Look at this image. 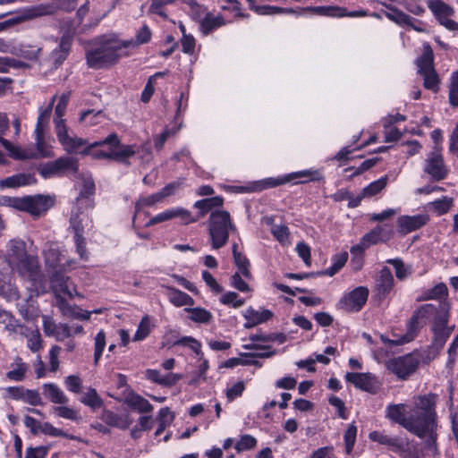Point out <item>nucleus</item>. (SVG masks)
Here are the masks:
<instances>
[{
  "instance_id": "nucleus-1",
  "label": "nucleus",
  "mask_w": 458,
  "mask_h": 458,
  "mask_svg": "<svg viewBox=\"0 0 458 458\" xmlns=\"http://www.w3.org/2000/svg\"><path fill=\"white\" fill-rule=\"evenodd\" d=\"M66 121H59L55 126L58 142L68 154L90 156L95 160H112L125 165H131L130 158L139 152L135 144H122L116 132L108 134L104 140L88 143V140L69 134Z\"/></svg>"
},
{
  "instance_id": "nucleus-2",
  "label": "nucleus",
  "mask_w": 458,
  "mask_h": 458,
  "mask_svg": "<svg viewBox=\"0 0 458 458\" xmlns=\"http://www.w3.org/2000/svg\"><path fill=\"white\" fill-rule=\"evenodd\" d=\"M152 32L147 24H144L135 34V38L120 39L115 33L104 35L98 38L95 47L87 50L85 54L86 64L94 70L108 69L118 64L122 57H127L129 47H137L150 42Z\"/></svg>"
},
{
  "instance_id": "nucleus-3",
  "label": "nucleus",
  "mask_w": 458,
  "mask_h": 458,
  "mask_svg": "<svg viewBox=\"0 0 458 458\" xmlns=\"http://www.w3.org/2000/svg\"><path fill=\"white\" fill-rule=\"evenodd\" d=\"M5 261L13 271L23 280L38 287L43 282L39 261L37 256L28 253L26 242L19 238L10 240L6 244Z\"/></svg>"
},
{
  "instance_id": "nucleus-4",
  "label": "nucleus",
  "mask_w": 458,
  "mask_h": 458,
  "mask_svg": "<svg viewBox=\"0 0 458 458\" xmlns=\"http://www.w3.org/2000/svg\"><path fill=\"white\" fill-rule=\"evenodd\" d=\"M437 400L438 395L435 393L418 394L413 396L412 406L409 411L406 410L404 403L388 404L386 408V417L411 433L431 406L437 403Z\"/></svg>"
},
{
  "instance_id": "nucleus-5",
  "label": "nucleus",
  "mask_w": 458,
  "mask_h": 458,
  "mask_svg": "<svg viewBox=\"0 0 458 458\" xmlns=\"http://www.w3.org/2000/svg\"><path fill=\"white\" fill-rule=\"evenodd\" d=\"M293 180H299L294 184H305L309 182H325V176L319 169H305L293 172L279 177H268L263 180L249 182L245 185H231L229 189L233 193H250L259 192L263 190L271 189L279 185L285 184Z\"/></svg>"
},
{
  "instance_id": "nucleus-6",
  "label": "nucleus",
  "mask_w": 458,
  "mask_h": 458,
  "mask_svg": "<svg viewBox=\"0 0 458 458\" xmlns=\"http://www.w3.org/2000/svg\"><path fill=\"white\" fill-rule=\"evenodd\" d=\"M230 230H235V226L228 211L216 209L210 213L208 233L212 249H221L227 243Z\"/></svg>"
},
{
  "instance_id": "nucleus-7",
  "label": "nucleus",
  "mask_w": 458,
  "mask_h": 458,
  "mask_svg": "<svg viewBox=\"0 0 458 458\" xmlns=\"http://www.w3.org/2000/svg\"><path fill=\"white\" fill-rule=\"evenodd\" d=\"M36 150L23 149L14 146L10 140H4V148L9 152V156L15 160H29L33 158H43L54 157L52 147L45 140V131L41 129H35Z\"/></svg>"
},
{
  "instance_id": "nucleus-8",
  "label": "nucleus",
  "mask_w": 458,
  "mask_h": 458,
  "mask_svg": "<svg viewBox=\"0 0 458 458\" xmlns=\"http://www.w3.org/2000/svg\"><path fill=\"white\" fill-rule=\"evenodd\" d=\"M437 427V403H434L411 432V434L419 438H425L427 437L425 448L433 454L438 453Z\"/></svg>"
},
{
  "instance_id": "nucleus-9",
  "label": "nucleus",
  "mask_w": 458,
  "mask_h": 458,
  "mask_svg": "<svg viewBox=\"0 0 458 458\" xmlns=\"http://www.w3.org/2000/svg\"><path fill=\"white\" fill-rule=\"evenodd\" d=\"M421 363V353L413 351L404 355L389 359L386 362V369L398 379L408 380L419 369Z\"/></svg>"
},
{
  "instance_id": "nucleus-10",
  "label": "nucleus",
  "mask_w": 458,
  "mask_h": 458,
  "mask_svg": "<svg viewBox=\"0 0 458 458\" xmlns=\"http://www.w3.org/2000/svg\"><path fill=\"white\" fill-rule=\"evenodd\" d=\"M438 313L437 307L431 303L423 304L417 308L406 323V333L402 337L401 343L404 344L414 340L430 318Z\"/></svg>"
},
{
  "instance_id": "nucleus-11",
  "label": "nucleus",
  "mask_w": 458,
  "mask_h": 458,
  "mask_svg": "<svg viewBox=\"0 0 458 458\" xmlns=\"http://www.w3.org/2000/svg\"><path fill=\"white\" fill-rule=\"evenodd\" d=\"M38 171L45 179L64 175L67 172L76 174L79 171V162L71 157H60L55 161L41 165Z\"/></svg>"
},
{
  "instance_id": "nucleus-12",
  "label": "nucleus",
  "mask_w": 458,
  "mask_h": 458,
  "mask_svg": "<svg viewBox=\"0 0 458 458\" xmlns=\"http://www.w3.org/2000/svg\"><path fill=\"white\" fill-rule=\"evenodd\" d=\"M369 291L366 286H358L353 290L344 293L336 303V309L348 313L360 311L369 298Z\"/></svg>"
},
{
  "instance_id": "nucleus-13",
  "label": "nucleus",
  "mask_w": 458,
  "mask_h": 458,
  "mask_svg": "<svg viewBox=\"0 0 458 458\" xmlns=\"http://www.w3.org/2000/svg\"><path fill=\"white\" fill-rule=\"evenodd\" d=\"M449 312L446 310L444 312H439L434 317L431 325V331L433 337L429 345L433 346L437 350L442 351L445 343L451 336L454 326H448Z\"/></svg>"
},
{
  "instance_id": "nucleus-14",
  "label": "nucleus",
  "mask_w": 458,
  "mask_h": 458,
  "mask_svg": "<svg viewBox=\"0 0 458 458\" xmlns=\"http://www.w3.org/2000/svg\"><path fill=\"white\" fill-rule=\"evenodd\" d=\"M344 378L355 388L370 394H377L382 386V382L371 372H347Z\"/></svg>"
},
{
  "instance_id": "nucleus-15",
  "label": "nucleus",
  "mask_w": 458,
  "mask_h": 458,
  "mask_svg": "<svg viewBox=\"0 0 458 458\" xmlns=\"http://www.w3.org/2000/svg\"><path fill=\"white\" fill-rule=\"evenodd\" d=\"M302 12H310L316 15L326 16L330 18H360L368 15V11L364 9L348 11L347 8L338 5H321V6H308L301 10Z\"/></svg>"
},
{
  "instance_id": "nucleus-16",
  "label": "nucleus",
  "mask_w": 458,
  "mask_h": 458,
  "mask_svg": "<svg viewBox=\"0 0 458 458\" xmlns=\"http://www.w3.org/2000/svg\"><path fill=\"white\" fill-rule=\"evenodd\" d=\"M427 5L440 25L451 31L458 30V23L450 19L454 14V10L451 5L443 0H428Z\"/></svg>"
},
{
  "instance_id": "nucleus-17",
  "label": "nucleus",
  "mask_w": 458,
  "mask_h": 458,
  "mask_svg": "<svg viewBox=\"0 0 458 458\" xmlns=\"http://www.w3.org/2000/svg\"><path fill=\"white\" fill-rule=\"evenodd\" d=\"M16 207L23 211L29 212L32 216H39L48 210L54 204L49 196L35 195L27 196L22 199H17Z\"/></svg>"
},
{
  "instance_id": "nucleus-18",
  "label": "nucleus",
  "mask_w": 458,
  "mask_h": 458,
  "mask_svg": "<svg viewBox=\"0 0 458 458\" xmlns=\"http://www.w3.org/2000/svg\"><path fill=\"white\" fill-rule=\"evenodd\" d=\"M394 287V279L389 267H383L378 276L375 280L373 288V299L375 301L382 302L392 293Z\"/></svg>"
},
{
  "instance_id": "nucleus-19",
  "label": "nucleus",
  "mask_w": 458,
  "mask_h": 458,
  "mask_svg": "<svg viewBox=\"0 0 458 458\" xmlns=\"http://www.w3.org/2000/svg\"><path fill=\"white\" fill-rule=\"evenodd\" d=\"M424 172L435 182H440L447 177L449 170L445 165L440 149L430 152L425 161Z\"/></svg>"
},
{
  "instance_id": "nucleus-20",
  "label": "nucleus",
  "mask_w": 458,
  "mask_h": 458,
  "mask_svg": "<svg viewBox=\"0 0 458 458\" xmlns=\"http://www.w3.org/2000/svg\"><path fill=\"white\" fill-rule=\"evenodd\" d=\"M50 286L55 295H64L69 298L79 296L75 285L70 278L61 271H55L50 276Z\"/></svg>"
},
{
  "instance_id": "nucleus-21",
  "label": "nucleus",
  "mask_w": 458,
  "mask_h": 458,
  "mask_svg": "<svg viewBox=\"0 0 458 458\" xmlns=\"http://www.w3.org/2000/svg\"><path fill=\"white\" fill-rule=\"evenodd\" d=\"M180 217L184 225H189L191 223L197 222V218H193L191 213L183 208H176L165 209V211L156 215L151 217L147 223L146 226H153L159 223H163L165 221H168L170 219Z\"/></svg>"
},
{
  "instance_id": "nucleus-22",
  "label": "nucleus",
  "mask_w": 458,
  "mask_h": 458,
  "mask_svg": "<svg viewBox=\"0 0 458 458\" xmlns=\"http://www.w3.org/2000/svg\"><path fill=\"white\" fill-rule=\"evenodd\" d=\"M429 221V216L426 214H418L414 216H401L397 219L398 230L402 234H408L411 232L420 229Z\"/></svg>"
},
{
  "instance_id": "nucleus-23",
  "label": "nucleus",
  "mask_w": 458,
  "mask_h": 458,
  "mask_svg": "<svg viewBox=\"0 0 458 458\" xmlns=\"http://www.w3.org/2000/svg\"><path fill=\"white\" fill-rule=\"evenodd\" d=\"M243 348L248 350H265L266 352L241 353V356L245 358L242 359V366H255L258 368H261L262 363L256 360L257 358H269L276 353V350H271V346L267 345L245 344L243 345Z\"/></svg>"
},
{
  "instance_id": "nucleus-24",
  "label": "nucleus",
  "mask_w": 458,
  "mask_h": 458,
  "mask_svg": "<svg viewBox=\"0 0 458 458\" xmlns=\"http://www.w3.org/2000/svg\"><path fill=\"white\" fill-rule=\"evenodd\" d=\"M177 335L178 333L176 331L170 330L165 335V342L163 344L169 346H188L197 355L201 353V344L199 341L192 336H182L181 338H177Z\"/></svg>"
},
{
  "instance_id": "nucleus-25",
  "label": "nucleus",
  "mask_w": 458,
  "mask_h": 458,
  "mask_svg": "<svg viewBox=\"0 0 458 458\" xmlns=\"http://www.w3.org/2000/svg\"><path fill=\"white\" fill-rule=\"evenodd\" d=\"M448 289L445 283H438L434 287L423 290L417 297V301H424L429 300L439 301L440 308L447 306Z\"/></svg>"
},
{
  "instance_id": "nucleus-26",
  "label": "nucleus",
  "mask_w": 458,
  "mask_h": 458,
  "mask_svg": "<svg viewBox=\"0 0 458 458\" xmlns=\"http://www.w3.org/2000/svg\"><path fill=\"white\" fill-rule=\"evenodd\" d=\"M0 324L4 326V330L10 335L20 334L27 336L29 328L24 324H21L19 319L15 318L10 311L2 308H0Z\"/></svg>"
},
{
  "instance_id": "nucleus-27",
  "label": "nucleus",
  "mask_w": 458,
  "mask_h": 458,
  "mask_svg": "<svg viewBox=\"0 0 458 458\" xmlns=\"http://www.w3.org/2000/svg\"><path fill=\"white\" fill-rule=\"evenodd\" d=\"M273 317L274 313L269 310L263 309L261 311H259L250 306L243 313V318L246 320L243 327L246 329H250L270 320Z\"/></svg>"
},
{
  "instance_id": "nucleus-28",
  "label": "nucleus",
  "mask_w": 458,
  "mask_h": 458,
  "mask_svg": "<svg viewBox=\"0 0 458 458\" xmlns=\"http://www.w3.org/2000/svg\"><path fill=\"white\" fill-rule=\"evenodd\" d=\"M387 11L384 12V15L391 21L394 22L398 26H412V21H416L396 6L387 4L386 2H379Z\"/></svg>"
},
{
  "instance_id": "nucleus-29",
  "label": "nucleus",
  "mask_w": 458,
  "mask_h": 458,
  "mask_svg": "<svg viewBox=\"0 0 458 458\" xmlns=\"http://www.w3.org/2000/svg\"><path fill=\"white\" fill-rule=\"evenodd\" d=\"M43 395L55 404H66L68 397L64 391L55 383H45L42 386Z\"/></svg>"
},
{
  "instance_id": "nucleus-30",
  "label": "nucleus",
  "mask_w": 458,
  "mask_h": 458,
  "mask_svg": "<svg viewBox=\"0 0 458 458\" xmlns=\"http://www.w3.org/2000/svg\"><path fill=\"white\" fill-rule=\"evenodd\" d=\"M369 438L372 442L387 446L388 449L394 453H395L397 449L401 448L400 443L403 439L398 437H391L378 430L371 431L369 434Z\"/></svg>"
},
{
  "instance_id": "nucleus-31",
  "label": "nucleus",
  "mask_w": 458,
  "mask_h": 458,
  "mask_svg": "<svg viewBox=\"0 0 458 458\" xmlns=\"http://www.w3.org/2000/svg\"><path fill=\"white\" fill-rule=\"evenodd\" d=\"M233 258L234 265L237 267V273H241L246 279H251L252 275L250 272V259L243 253L238 250L237 243L233 244L232 248Z\"/></svg>"
},
{
  "instance_id": "nucleus-32",
  "label": "nucleus",
  "mask_w": 458,
  "mask_h": 458,
  "mask_svg": "<svg viewBox=\"0 0 458 458\" xmlns=\"http://www.w3.org/2000/svg\"><path fill=\"white\" fill-rule=\"evenodd\" d=\"M37 182V179L32 174H17L2 180L0 185L6 188H18L30 185Z\"/></svg>"
},
{
  "instance_id": "nucleus-33",
  "label": "nucleus",
  "mask_w": 458,
  "mask_h": 458,
  "mask_svg": "<svg viewBox=\"0 0 458 458\" xmlns=\"http://www.w3.org/2000/svg\"><path fill=\"white\" fill-rule=\"evenodd\" d=\"M418 72L421 75L435 70L434 68V53L429 44L424 45L423 52L420 56L416 59Z\"/></svg>"
},
{
  "instance_id": "nucleus-34",
  "label": "nucleus",
  "mask_w": 458,
  "mask_h": 458,
  "mask_svg": "<svg viewBox=\"0 0 458 458\" xmlns=\"http://www.w3.org/2000/svg\"><path fill=\"white\" fill-rule=\"evenodd\" d=\"M223 204H224V198L222 196H215V197L197 200L193 205V207L195 208L199 209V213L198 217H196L197 220L199 217L204 216L208 212L214 211L213 210L214 208L222 207Z\"/></svg>"
},
{
  "instance_id": "nucleus-35",
  "label": "nucleus",
  "mask_w": 458,
  "mask_h": 458,
  "mask_svg": "<svg viewBox=\"0 0 458 458\" xmlns=\"http://www.w3.org/2000/svg\"><path fill=\"white\" fill-rule=\"evenodd\" d=\"M225 24V21L221 14L214 15L212 13H209L199 23V29L204 36H208Z\"/></svg>"
},
{
  "instance_id": "nucleus-36",
  "label": "nucleus",
  "mask_w": 458,
  "mask_h": 458,
  "mask_svg": "<svg viewBox=\"0 0 458 458\" xmlns=\"http://www.w3.org/2000/svg\"><path fill=\"white\" fill-rule=\"evenodd\" d=\"M167 297L169 301L175 307L192 306L194 300L188 293L175 288L167 287Z\"/></svg>"
},
{
  "instance_id": "nucleus-37",
  "label": "nucleus",
  "mask_w": 458,
  "mask_h": 458,
  "mask_svg": "<svg viewBox=\"0 0 458 458\" xmlns=\"http://www.w3.org/2000/svg\"><path fill=\"white\" fill-rule=\"evenodd\" d=\"M400 446L395 453L403 458H425L422 448L416 443L402 439Z\"/></svg>"
},
{
  "instance_id": "nucleus-38",
  "label": "nucleus",
  "mask_w": 458,
  "mask_h": 458,
  "mask_svg": "<svg viewBox=\"0 0 458 458\" xmlns=\"http://www.w3.org/2000/svg\"><path fill=\"white\" fill-rule=\"evenodd\" d=\"M101 420L108 426L126 429L129 428L131 421L125 417L119 415L110 410H104Z\"/></svg>"
},
{
  "instance_id": "nucleus-39",
  "label": "nucleus",
  "mask_w": 458,
  "mask_h": 458,
  "mask_svg": "<svg viewBox=\"0 0 458 458\" xmlns=\"http://www.w3.org/2000/svg\"><path fill=\"white\" fill-rule=\"evenodd\" d=\"M347 260L348 253L346 251L337 253L332 257V265L323 271L317 272V275L333 276L344 267Z\"/></svg>"
},
{
  "instance_id": "nucleus-40",
  "label": "nucleus",
  "mask_w": 458,
  "mask_h": 458,
  "mask_svg": "<svg viewBox=\"0 0 458 458\" xmlns=\"http://www.w3.org/2000/svg\"><path fill=\"white\" fill-rule=\"evenodd\" d=\"M184 310L189 313V319L195 323L209 324L213 318L212 313L205 308H185Z\"/></svg>"
},
{
  "instance_id": "nucleus-41",
  "label": "nucleus",
  "mask_w": 458,
  "mask_h": 458,
  "mask_svg": "<svg viewBox=\"0 0 458 458\" xmlns=\"http://www.w3.org/2000/svg\"><path fill=\"white\" fill-rule=\"evenodd\" d=\"M183 3L189 6L192 20L199 24L210 13L207 6L199 4L197 0H183Z\"/></svg>"
},
{
  "instance_id": "nucleus-42",
  "label": "nucleus",
  "mask_w": 458,
  "mask_h": 458,
  "mask_svg": "<svg viewBox=\"0 0 458 458\" xmlns=\"http://www.w3.org/2000/svg\"><path fill=\"white\" fill-rule=\"evenodd\" d=\"M162 201H163V198L159 191L138 199L136 201L135 207H134L135 211H134V215L132 216V223L134 224L138 213H140V211L143 208L152 207V206L156 205L157 203H159Z\"/></svg>"
},
{
  "instance_id": "nucleus-43",
  "label": "nucleus",
  "mask_w": 458,
  "mask_h": 458,
  "mask_svg": "<svg viewBox=\"0 0 458 458\" xmlns=\"http://www.w3.org/2000/svg\"><path fill=\"white\" fill-rule=\"evenodd\" d=\"M81 403L92 410L99 409L104 405L103 399L99 396L97 390L92 387H89L81 396Z\"/></svg>"
},
{
  "instance_id": "nucleus-44",
  "label": "nucleus",
  "mask_w": 458,
  "mask_h": 458,
  "mask_svg": "<svg viewBox=\"0 0 458 458\" xmlns=\"http://www.w3.org/2000/svg\"><path fill=\"white\" fill-rule=\"evenodd\" d=\"M429 205L431 206L433 212L437 216H440L449 212L454 206V199L443 196L441 199H437L430 202Z\"/></svg>"
},
{
  "instance_id": "nucleus-45",
  "label": "nucleus",
  "mask_w": 458,
  "mask_h": 458,
  "mask_svg": "<svg viewBox=\"0 0 458 458\" xmlns=\"http://www.w3.org/2000/svg\"><path fill=\"white\" fill-rule=\"evenodd\" d=\"M252 11L260 15H274L281 13H294L297 16L301 15V11L272 5H258Z\"/></svg>"
},
{
  "instance_id": "nucleus-46",
  "label": "nucleus",
  "mask_w": 458,
  "mask_h": 458,
  "mask_svg": "<svg viewBox=\"0 0 458 458\" xmlns=\"http://www.w3.org/2000/svg\"><path fill=\"white\" fill-rule=\"evenodd\" d=\"M40 433H42L46 436H50V437H64V438H67L70 440H78V441L80 440L79 437L69 434L68 432H66L63 429L57 428L55 426H53L50 422L42 423Z\"/></svg>"
},
{
  "instance_id": "nucleus-47",
  "label": "nucleus",
  "mask_w": 458,
  "mask_h": 458,
  "mask_svg": "<svg viewBox=\"0 0 458 458\" xmlns=\"http://www.w3.org/2000/svg\"><path fill=\"white\" fill-rule=\"evenodd\" d=\"M357 432H358L357 426L355 425V422H352L348 425V427L344 434V448H345V453L347 454H351L353 451V448H354V445L356 443Z\"/></svg>"
},
{
  "instance_id": "nucleus-48",
  "label": "nucleus",
  "mask_w": 458,
  "mask_h": 458,
  "mask_svg": "<svg viewBox=\"0 0 458 458\" xmlns=\"http://www.w3.org/2000/svg\"><path fill=\"white\" fill-rule=\"evenodd\" d=\"M70 98L71 91L64 92L59 97L58 103L55 107V126H56V123L59 121H66L65 119H64V116L65 114L66 108L70 101Z\"/></svg>"
},
{
  "instance_id": "nucleus-49",
  "label": "nucleus",
  "mask_w": 458,
  "mask_h": 458,
  "mask_svg": "<svg viewBox=\"0 0 458 458\" xmlns=\"http://www.w3.org/2000/svg\"><path fill=\"white\" fill-rule=\"evenodd\" d=\"M57 95H54L46 107L39 108V114L35 129L44 130L45 124L48 123Z\"/></svg>"
},
{
  "instance_id": "nucleus-50",
  "label": "nucleus",
  "mask_w": 458,
  "mask_h": 458,
  "mask_svg": "<svg viewBox=\"0 0 458 458\" xmlns=\"http://www.w3.org/2000/svg\"><path fill=\"white\" fill-rule=\"evenodd\" d=\"M387 180V176L384 175L379 179L371 182L369 185L362 189L361 192L363 193V196L366 198L377 195L386 186Z\"/></svg>"
},
{
  "instance_id": "nucleus-51",
  "label": "nucleus",
  "mask_w": 458,
  "mask_h": 458,
  "mask_svg": "<svg viewBox=\"0 0 458 458\" xmlns=\"http://www.w3.org/2000/svg\"><path fill=\"white\" fill-rule=\"evenodd\" d=\"M219 301L223 305L230 306L233 309H238L245 304V299L240 297L235 292H226L220 298Z\"/></svg>"
},
{
  "instance_id": "nucleus-52",
  "label": "nucleus",
  "mask_w": 458,
  "mask_h": 458,
  "mask_svg": "<svg viewBox=\"0 0 458 458\" xmlns=\"http://www.w3.org/2000/svg\"><path fill=\"white\" fill-rule=\"evenodd\" d=\"M16 360H19L17 363V367L12 370H9L5 377L11 381L14 382H21L25 378L26 372L28 370V366L26 363L21 362V358L17 357Z\"/></svg>"
},
{
  "instance_id": "nucleus-53",
  "label": "nucleus",
  "mask_w": 458,
  "mask_h": 458,
  "mask_svg": "<svg viewBox=\"0 0 458 458\" xmlns=\"http://www.w3.org/2000/svg\"><path fill=\"white\" fill-rule=\"evenodd\" d=\"M0 296L12 301H18L20 293L16 287H13L11 284L6 283L4 278L0 277Z\"/></svg>"
},
{
  "instance_id": "nucleus-54",
  "label": "nucleus",
  "mask_w": 458,
  "mask_h": 458,
  "mask_svg": "<svg viewBox=\"0 0 458 458\" xmlns=\"http://www.w3.org/2000/svg\"><path fill=\"white\" fill-rule=\"evenodd\" d=\"M106 347V333L103 329L98 332L94 340V364L98 365Z\"/></svg>"
},
{
  "instance_id": "nucleus-55",
  "label": "nucleus",
  "mask_w": 458,
  "mask_h": 458,
  "mask_svg": "<svg viewBox=\"0 0 458 458\" xmlns=\"http://www.w3.org/2000/svg\"><path fill=\"white\" fill-rule=\"evenodd\" d=\"M257 439L251 435L245 434L241 436L240 439L235 443L234 449L237 453L249 451L257 446Z\"/></svg>"
},
{
  "instance_id": "nucleus-56",
  "label": "nucleus",
  "mask_w": 458,
  "mask_h": 458,
  "mask_svg": "<svg viewBox=\"0 0 458 458\" xmlns=\"http://www.w3.org/2000/svg\"><path fill=\"white\" fill-rule=\"evenodd\" d=\"M177 0H151L149 6V12L153 14H157L163 19L167 18V13L165 11V6L173 4Z\"/></svg>"
},
{
  "instance_id": "nucleus-57",
  "label": "nucleus",
  "mask_w": 458,
  "mask_h": 458,
  "mask_svg": "<svg viewBox=\"0 0 458 458\" xmlns=\"http://www.w3.org/2000/svg\"><path fill=\"white\" fill-rule=\"evenodd\" d=\"M130 406L140 413H148L153 410L152 404L139 394L131 399Z\"/></svg>"
},
{
  "instance_id": "nucleus-58",
  "label": "nucleus",
  "mask_w": 458,
  "mask_h": 458,
  "mask_svg": "<svg viewBox=\"0 0 458 458\" xmlns=\"http://www.w3.org/2000/svg\"><path fill=\"white\" fill-rule=\"evenodd\" d=\"M421 76L423 77V86L425 89H429V90H432L434 92H437L438 91L439 89V77L436 72V70L432 71V72H426V73H423L421 74Z\"/></svg>"
},
{
  "instance_id": "nucleus-59",
  "label": "nucleus",
  "mask_w": 458,
  "mask_h": 458,
  "mask_svg": "<svg viewBox=\"0 0 458 458\" xmlns=\"http://www.w3.org/2000/svg\"><path fill=\"white\" fill-rule=\"evenodd\" d=\"M449 103L452 106H458V71L452 73L449 86Z\"/></svg>"
},
{
  "instance_id": "nucleus-60",
  "label": "nucleus",
  "mask_w": 458,
  "mask_h": 458,
  "mask_svg": "<svg viewBox=\"0 0 458 458\" xmlns=\"http://www.w3.org/2000/svg\"><path fill=\"white\" fill-rule=\"evenodd\" d=\"M22 402L32 406H41L44 404L39 392L36 389L25 388Z\"/></svg>"
},
{
  "instance_id": "nucleus-61",
  "label": "nucleus",
  "mask_w": 458,
  "mask_h": 458,
  "mask_svg": "<svg viewBox=\"0 0 458 458\" xmlns=\"http://www.w3.org/2000/svg\"><path fill=\"white\" fill-rule=\"evenodd\" d=\"M245 390V383L240 380L226 389V398L228 402H233L241 397Z\"/></svg>"
},
{
  "instance_id": "nucleus-62",
  "label": "nucleus",
  "mask_w": 458,
  "mask_h": 458,
  "mask_svg": "<svg viewBox=\"0 0 458 458\" xmlns=\"http://www.w3.org/2000/svg\"><path fill=\"white\" fill-rule=\"evenodd\" d=\"M64 384L68 391L80 394L82 391V380L79 376L70 375L65 377Z\"/></svg>"
},
{
  "instance_id": "nucleus-63",
  "label": "nucleus",
  "mask_w": 458,
  "mask_h": 458,
  "mask_svg": "<svg viewBox=\"0 0 458 458\" xmlns=\"http://www.w3.org/2000/svg\"><path fill=\"white\" fill-rule=\"evenodd\" d=\"M241 273L235 272L230 278V284L234 289L242 293H249L251 291L248 283L242 279Z\"/></svg>"
},
{
  "instance_id": "nucleus-64",
  "label": "nucleus",
  "mask_w": 458,
  "mask_h": 458,
  "mask_svg": "<svg viewBox=\"0 0 458 458\" xmlns=\"http://www.w3.org/2000/svg\"><path fill=\"white\" fill-rule=\"evenodd\" d=\"M50 449V445H39L37 447H28L25 458H46Z\"/></svg>"
}]
</instances>
